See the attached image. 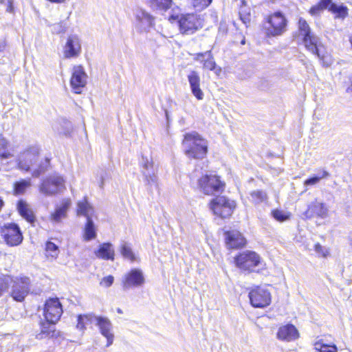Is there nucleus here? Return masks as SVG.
<instances>
[{
	"label": "nucleus",
	"mask_w": 352,
	"mask_h": 352,
	"mask_svg": "<svg viewBox=\"0 0 352 352\" xmlns=\"http://www.w3.org/2000/svg\"><path fill=\"white\" fill-rule=\"evenodd\" d=\"M140 163L141 166V173L144 177V182L148 187V189L151 190L153 186H157L158 180L155 169L153 166V160L152 159H148L147 157L142 155Z\"/></svg>",
	"instance_id": "obj_11"
},
{
	"label": "nucleus",
	"mask_w": 352,
	"mask_h": 352,
	"mask_svg": "<svg viewBox=\"0 0 352 352\" xmlns=\"http://www.w3.org/2000/svg\"><path fill=\"white\" fill-rule=\"evenodd\" d=\"M329 11L336 14V16L340 18H344L347 14V8L346 6H344L343 5H337L334 3L331 5Z\"/></svg>",
	"instance_id": "obj_39"
},
{
	"label": "nucleus",
	"mask_w": 352,
	"mask_h": 352,
	"mask_svg": "<svg viewBox=\"0 0 352 352\" xmlns=\"http://www.w3.org/2000/svg\"><path fill=\"white\" fill-rule=\"evenodd\" d=\"M151 6L157 10H166L170 8L172 0H149Z\"/></svg>",
	"instance_id": "obj_32"
},
{
	"label": "nucleus",
	"mask_w": 352,
	"mask_h": 352,
	"mask_svg": "<svg viewBox=\"0 0 352 352\" xmlns=\"http://www.w3.org/2000/svg\"><path fill=\"white\" fill-rule=\"evenodd\" d=\"M0 234L6 244L16 246L23 241V235L19 226L16 223L5 225L0 230Z\"/></svg>",
	"instance_id": "obj_13"
},
{
	"label": "nucleus",
	"mask_w": 352,
	"mask_h": 352,
	"mask_svg": "<svg viewBox=\"0 0 352 352\" xmlns=\"http://www.w3.org/2000/svg\"><path fill=\"white\" fill-rule=\"evenodd\" d=\"M239 14L241 21L247 25L250 22V8L246 5L244 0L241 1Z\"/></svg>",
	"instance_id": "obj_30"
},
{
	"label": "nucleus",
	"mask_w": 352,
	"mask_h": 352,
	"mask_svg": "<svg viewBox=\"0 0 352 352\" xmlns=\"http://www.w3.org/2000/svg\"><path fill=\"white\" fill-rule=\"evenodd\" d=\"M271 213L273 218L280 222L285 221L289 219V215L287 212L278 209L272 210Z\"/></svg>",
	"instance_id": "obj_42"
},
{
	"label": "nucleus",
	"mask_w": 352,
	"mask_h": 352,
	"mask_svg": "<svg viewBox=\"0 0 352 352\" xmlns=\"http://www.w3.org/2000/svg\"><path fill=\"white\" fill-rule=\"evenodd\" d=\"M8 0H0V3H6V1H7Z\"/></svg>",
	"instance_id": "obj_57"
},
{
	"label": "nucleus",
	"mask_w": 352,
	"mask_h": 352,
	"mask_svg": "<svg viewBox=\"0 0 352 352\" xmlns=\"http://www.w3.org/2000/svg\"><path fill=\"white\" fill-rule=\"evenodd\" d=\"M204 69L214 70L216 67V63L214 60L212 53L210 52V56H207L204 61Z\"/></svg>",
	"instance_id": "obj_44"
},
{
	"label": "nucleus",
	"mask_w": 352,
	"mask_h": 352,
	"mask_svg": "<svg viewBox=\"0 0 352 352\" xmlns=\"http://www.w3.org/2000/svg\"><path fill=\"white\" fill-rule=\"evenodd\" d=\"M56 322L47 321L41 322V332L36 335V338L43 340L45 338H52L56 336L54 324Z\"/></svg>",
	"instance_id": "obj_25"
},
{
	"label": "nucleus",
	"mask_w": 352,
	"mask_h": 352,
	"mask_svg": "<svg viewBox=\"0 0 352 352\" xmlns=\"http://www.w3.org/2000/svg\"><path fill=\"white\" fill-rule=\"evenodd\" d=\"M95 254L98 258L113 261L114 259L113 245L109 242L100 244L98 249L95 251Z\"/></svg>",
	"instance_id": "obj_26"
},
{
	"label": "nucleus",
	"mask_w": 352,
	"mask_h": 352,
	"mask_svg": "<svg viewBox=\"0 0 352 352\" xmlns=\"http://www.w3.org/2000/svg\"><path fill=\"white\" fill-rule=\"evenodd\" d=\"M45 250L48 255L53 258H56L59 253L58 245L50 241L45 244Z\"/></svg>",
	"instance_id": "obj_41"
},
{
	"label": "nucleus",
	"mask_w": 352,
	"mask_h": 352,
	"mask_svg": "<svg viewBox=\"0 0 352 352\" xmlns=\"http://www.w3.org/2000/svg\"><path fill=\"white\" fill-rule=\"evenodd\" d=\"M319 182V180L318 179V177L315 176L314 175L311 177H309L308 179H305L303 184L305 187L309 186H314Z\"/></svg>",
	"instance_id": "obj_49"
},
{
	"label": "nucleus",
	"mask_w": 352,
	"mask_h": 352,
	"mask_svg": "<svg viewBox=\"0 0 352 352\" xmlns=\"http://www.w3.org/2000/svg\"><path fill=\"white\" fill-rule=\"evenodd\" d=\"M244 43H245V40H243V41H241V44H244Z\"/></svg>",
	"instance_id": "obj_59"
},
{
	"label": "nucleus",
	"mask_w": 352,
	"mask_h": 352,
	"mask_svg": "<svg viewBox=\"0 0 352 352\" xmlns=\"http://www.w3.org/2000/svg\"><path fill=\"white\" fill-rule=\"evenodd\" d=\"M10 283L11 280L9 276L0 278V297L3 296L5 292L8 291Z\"/></svg>",
	"instance_id": "obj_43"
},
{
	"label": "nucleus",
	"mask_w": 352,
	"mask_h": 352,
	"mask_svg": "<svg viewBox=\"0 0 352 352\" xmlns=\"http://www.w3.org/2000/svg\"><path fill=\"white\" fill-rule=\"evenodd\" d=\"M17 210L20 215L28 222L34 223L36 217L33 211L29 208L28 204L23 200H19L17 203Z\"/></svg>",
	"instance_id": "obj_27"
},
{
	"label": "nucleus",
	"mask_w": 352,
	"mask_h": 352,
	"mask_svg": "<svg viewBox=\"0 0 352 352\" xmlns=\"http://www.w3.org/2000/svg\"><path fill=\"white\" fill-rule=\"evenodd\" d=\"M210 52L211 51H206V52H203V53L195 54L194 55L195 56L194 60H195L197 61H200V62L204 63V61L206 59V58L207 56H210Z\"/></svg>",
	"instance_id": "obj_47"
},
{
	"label": "nucleus",
	"mask_w": 352,
	"mask_h": 352,
	"mask_svg": "<svg viewBox=\"0 0 352 352\" xmlns=\"http://www.w3.org/2000/svg\"><path fill=\"white\" fill-rule=\"evenodd\" d=\"M93 323L98 327L100 333L107 339V347L110 346L114 340L113 324L111 320L104 316L94 315Z\"/></svg>",
	"instance_id": "obj_15"
},
{
	"label": "nucleus",
	"mask_w": 352,
	"mask_h": 352,
	"mask_svg": "<svg viewBox=\"0 0 352 352\" xmlns=\"http://www.w3.org/2000/svg\"><path fill=\"white\" fill-rule=\"evenodd\" d=\"M63 314L62 305L58 298H50L46 300L43 315L47 321L57 322Z\"/></svg>",
	"instance_id": "obj_14"
},
{
	"label": "nucleus",
	"mask_w": 352,
	"mask_h": 352,
	"mask_svg": "<svg viewBox=\"0 0 352 352\" xmlns=\"http://www.w3.org/2000/svg\"><path fill=\"white\" fill-rule=\"evenodd\" d=\"M65 181L61 175L54 173L42 180L39 191L45 196L55 195L65 188Z\"/></svg>",
	"instance_id": "obj_4"
},
{
	"label": "nucleus",
	"mask_w": 352,
	"mask_h": 352,
	"mask_svg": "<svg viewBox=\"0 0 352 352\" xmlns=\"http://www.w3.org/2000/svg\"><path fill=\"white\" fill-rule=\"evenodd\" d=\"M114 281V278L111 275H109L107 276L104 277L101 282L100 285L105 287H109L112 285Z\"/></svg>",
	"instance_id": "obj_46"
},
{
	"label": "nucleus",
	"mask_w": 352,
	"mask_h": 352,
	"mask_svg": "<svg viewBox=\"0 0 352 352\" xmlns=\"http://www.w3.org/2000/svg\"><path fill=\"white\" fill-rule=\"evenodd\" d=\"M94 209L85 198L83 201H78L77 204V214L86 217L87 222L84 228V239L89 241L96 237V228L92 219Z\"/></svg>",
	"instance_id": "obj_3"
},
{
	"label": "nucleus",
	"mask_w": 352,
	"mask_h": 352,
	"mask_svg": "<svg viewBox=\"0 0 352 352\" xmlns=\"http://www.w3.org/2000/svg\"><path fill=\"white\" fill-rule=\"evenodd\" d=\"M349 239H350V241L351 242V245H352V232L349 235Z\"/></svg>",
	"instance_id": "obj_56"
},
{
	"label": "nucleus",
	"mask_w": 352,
	"mask_h": 352,
	"mask_svg": "<svg viewBox=\"0 0 352 352\" xmlns=\"http://www.w3.org/2000/svg\"><path fill=\"white\" fill-rule=\"evenodd\" d=\"M298 337L299 333L297 329L292 324L280 327L277 332V338L283 341L295 340Z\"/></svg>",
	"instance_id": "obj_23"
},
{
	"label": "nucleus",
	"mask_w": 352,
	"mask_h": 352,
	"mask_svg": "<svg viewBox=\"0 0 352 352\" xmlns=\"http://www.w3.org/2000/svg\"><path fill=\"white\" fill-rule=\"evenodd\" d=\"M66 30V25L63 22L54 23L52 25V32L54 34H60L64 32Z\"/></svg>",
	"instance_id": "obj_45"
},
{
	"label": "nucleus",
	"mask_w": 352,
	"mask_h": 352,
	"mask_svg": "<svg viewBox=\"0 0 352 352\" xmlns=\"http://www.w3.org/2000/svg\"><path fill=\"white\" fill-rule=\"evenodd\" d=\"M8 140L0 136V160H6L12 157V154L8 151Z\"/></svg>",
	"instance_id": "obj_34"
},
{
	"label": "nucleus",
	"mask_w": 352,
	"mask_h": 352,
	"mask_svg": "<svg viewBox=\"0 0 352 352\" xmlns=\"http://www.w3.org/2000/svg\"><path fill=\"white\" fill-rule=\"evenodd\" d=\"M120 252L122 256L131 262L135 260V256L131 246L126 242H122L120 245Z\"/></svg>",
	"instance_id": "obj_31"
},
{
	"label": "nucleus",
	"mask_w": 352,
	"mask_h": 352,
	"mask_svg": "<svg viewBox=\"0 0 352 352\" xmlns=\"http://www.w3.org/2000/svg\"><path fill=\"white\" fill-rule=\"evenodd\" d=\"M287 20L280 12H276L267 17L265 32L268 36H278L287 30Z\"/></svg>",
	"instance_id": "obj_5"
},
{
	"label": "nucleus",
	"mask_w": 352,
	"mask_h": 352,
	"mask_svg": "<svg viewBox=\"0 0 352 352\" xmlns=\"http://www.w3.org/2000/svg\"><path fill=\"white\" fill-rule=\"evenodd\" d=\"M188 4L197 11H201L208 7L212 0H187Z\"/></svg>",
	"instance_id": "obj_35"
},
{
	"label": "nucleus",
	"mask_w": 352,
	"mask_h": 352,
	"mask_svg": "<svg viewBox=\"0 0 352 352\" xmlns=\"http://www.w3.org/2000/svg\"><path fill=\"white\" fill-rule=\"evenodd\" d=\"M145 283L143 272L138 268H133L126 273L123 278L122 285L124 289L131 287H142Z\"/></svg>",
	"instance_id": "obj_18"
},
{
	"label": "nucleus",
	"mask_w": 352,
	"mask_h": 352,
	"mask_svg": "<svg viewBox=\"0 0 352 352\" xmlns=\"http://www.w3.org/2000/svg\"><path fill=\"white\" fill-rule=\"evenodd\" d=\"M328 208L324 203L319 202L318 201H312L305 211V216L307 218L311 219L314 217L324 219L328 215Z\"/></svg>",
	"instance_id": "obj_22"
},
{
	"label": "nucleus",
	"mask_w": 352,
	"mask_h": 352,
	"mask_svg": "<svg viewBox=\"0 0 352 352\" xmlns=\"http://www.w3.org/2000/svg\"><path fill=\"white\" fill-rule=\"evenodd\" d=\"M318 177L319 182L322 179L327 178L330 176V173L324 169L320 170L317 174L314 175Z\"/></svg>",
	"instance_id": "obj_51"
},
{
	"label": "nucleus",
	"mask_w": 352,
	"mask_h": 352,
	"mask_svg": "<svg viewBox=\"0 0 352 352\" xmlns=\"http://www.w3.org/2000/svg\"><path fill=\"white\" fill-rule=\"evenodd\" d=\"M117 312H118V314H122V309H121L120 308H118V309H117Z\"/></svg>",
	"instance_id": "obj_55"
},
{
	"label": "nucleus",
	"mask_w": 352,
	"mask_h": 352,
	"mask_svg": "<svg viewBox=\"0 0 352 352\" xmlns=\"http://www.w3.org/2000/svg\"><path fill=\"white\" fill-rule=\"evenodd\" d=\"M38 158V150L36 147H30L21 153L18 158L19 168L29 171L31 166H33Z\"/></svg>",
	"instance_id": "obj_16"
},
{
	"label": "nucleus",
	"mask_w": 352,
	"mask_h": 352,
	"mask_svg": "<svg viewBox=\"0 0 352 352\" xmlns=\"http://www.w3.org/2000/svg\"><path fill=\"white\" fill-rule=\"evenodd\" d=\"M188 80L193 96L198 100L204 98V92L200 88V76L197 72L191 71L188 75Z\"/></svg>",
	"instance_id": "obj_24"
},
{
	"label": "nucleus",
	"mask_w": 352,
	"mask_h": 352,
	"mask_svg": "<svg viewBox=\"0 0 352 352\" xmlns=\"http://www.w3.org/2000/svg\"><path fill=\"white\" fill-rule=\"evenodd\" d=\"M69 206V201H63L59 206L56 208L55 211L51 214V220L56 223L60 222L63 218L66 217Z\"/></svg>",
	"instance_id": "obj_28"
},
{
	"label": "nucleus",
	"mask_w": 352,
	"mask_h": 352,
	"mask_svg": "<svg viewBox=\"0 0 352 352\" xmlns=\"http://www.w3.org/2000/svg\"><path fill=\"white\" fill-rule=\"evenodd\" d=\"M323 10V8L318 3H317L310 8L309 13L312 16H317L319 15Z\"/></svg>",
	"instance_id": "obj_48"
},
{
	"label": "nucleus",
	"mask_w": 352,
	"mask_h": 352,
	"mask_svg": "<svg viewBox=\"0 0 352 352\" xmlns=\"http://www.w3.org/2000/svg\"><path fill=\"white\" fill-rule=\"evenodd\" d=\"M180 32L184 34H192L203 27L201 19L195 14L182 15L178 20Z\"/></svg>",
	"instance_id": "obj_9"
},
{
	"label": "nucleus",
	"mask_w": 352,
	"mask_h": 352,
	"mask_svg": "<svg viewBox=\"0 0 352 352\" xmlns=\"http://www.w3.org/2000/svg\"><path fill=\"white\" fill-rule=\"evenodd\" d=\"M314 250L322 256H326L327 251L318 243L314 245Z\"/></svg>",
	"instance_id": "obj_50"
},
{
	"label": "nucleus",
	"mask_w": 352,
	"mask_h": 352,
	"mask_svg": "<svg viewBox=\"0 0 352 352\" xmlns=\"http://www.w3.org/2000/svg\"><path fill=\"white\" fill-rule=\"evenodd\" d=\"M314 349L319 352H337L338 348L336 344H327L320 342L315 343Z\"/></svg>",
	"instance_id": "obj_38"
},
{
	"label": "nucleus",
	"mask_w": 352,
	"mask_h": 352,
	"mask_svg": "<svg viewBox=\"0 0 352 352\" xmlns=\"http://www.w3.org/2000/svg\"><path fill=\"white\" fill-rule=\"evenodd\" d=\"M251 200L255 204H259L267 199L266 192L261 190H254L250 192Z\"/></svg>",
	"instance_id": "obj_33"
},
{
	"label": "nucleus",
	"mask_w": 352,
	"mask_h": 352,
	"mask_svg": "<svg viewBox=\"0 0 352 352\" xmlns=\"http://www.w3.org/2000/svg\"><path fill=\"white\" fill-rule=\"evenodd\" d=\"M236 265L244 271L253 272L261 262L260 256L255 252L246 250L234 258Z\"/></svg>",
	"instance_id": "obj_7"
},
{
	"label": "nucleus",
	"mask_w": 352,
	"mask_h": 352,
	"mask_svg": "<svg viewBox=\"0 0 352 352\" xmlns=\"http://www.w3.org/2000/svg\"><path fill=\"white\" fill-rule=\"evenodd\" d=\"M81 52V44L79 38L76 35L68 36L64 47V56L66 58H71L79 56Z\"/></svg>",
	"instance_id": "obj_20"
},
{
	"label": "nucleus",
	"mask_w": 352,
	"mask_h": 352,
	"mask_svg": "<svg viewBox=\"0 0 352 352\" xmlns=\"http://www.w3.org/2000/svg\"><path fill=\"white\" fill-rule=\"evenodd\" d=\"M318 3L323 8V10L328 8L329 10L333 2L332 0H320Z\"/></svg>",
	"instance_id": "obj_52"
},
{
	"label": "nucleus",
	"mask_w": 352,
	"mask_h": 352,
	"mask_svg": "<svg viewBox=\"0 0 352 352\" xmlns=\"http://www.w3.org/2000/svg\"><path fill=\"white\" fill-rule=\"evenodd\" d=\"M14 3L13 0H8L7 1V8L6 11L10 13L14 12Z\"/></svg>",
	"instance_id": "obj_53"
},
{
	"label": "nucleus",
	"mask_w": 352,
	"mask_h": 352,
	"mask_svg": "<svg viewBox=\"0 0 352 352\" xmlns=\"http://www.w3.org/2000/svg\"><path fill=\"white\" fill-rule=\"evenodd\" d=\"M136 28L140 32H148L154 27V17L142 9H137L135 12Z\"/></svg>",
	"instance_id": "obj_19"
},
{
	"label": "nucleus",
	"mask_w": 352,
	"mask_h": 352,
	"mask_svg": "<svg viewBox=\"0 0 352 352\" xmlns=\"http://www.w3.org/2000/svg\"><path fill=\"white\" fill-rule=\"evenodd\" d=\"M350 80H351V85L346 89V91L348 93L352 92V77L350 78Z\"/></svg>",
	"instance_id": "obj_54"
},
{
	"label": "nucleus",
	"mask_w": 352,
	"mask_h": 352,
	"mask_svg": "<svg viewBox=\"0 0 352 352\" xmlns=\"http://www.w3.org/2000/svg\"><path fill=\"white\" fill-rule=\"evenodd\" d=\"M59 125L60 128L54 126L53 129L56 130L59 134L65 136H69L72 131V124L71 122L66 119H61L59 121Z\"/></svg>",
	"instance_id": "obj_29"
},
{
	"label": "nucleus",
	"mask_w": 352,
	"mask_h": 352,
	"mask_svg": "<svg viewBox=\"0 0 352 352\" xmlns=\"http://www.w3.org/2000/svg\"><path fill=\"white\" fill-rule=\"evenodd\" d=\"M298 36L301 38L306 49L316 55L324 66H329L331 63L327 60V57L321 53L319 48V38L311 32L309 24L302 18L298 20Z\"/></svg>",
	"instance_id": "obj_2"
},
{
	"label": "nucleus",
	"mask_w": 352,
	"mask_h": 352,
	"mask_svg": "<svg viewBox=\"0 0 352 352\" xmlns=\"http://www.w3.org/2000/svg\"><path fill=\"white\" fill-rule=\"evenodd\" d=\"M87 75L81 65L74 67L70 79V85L75 94H80L82 93V89L87 84Z\"/></svg>",
	"instance_id": "obj_17"
},
{
	"label": "nucleus",
	"mask_w": 352,
	"mask_h": 352,
	"mask_svg": "<svg viewBox=\"0 0 352 352\" xmlns=\"http://www.w3.org/2000/svg\"><path fill=\"white\" fill-rule=\"evenodd\" d=\"M198 186L205 195H214L223 191L224 184L217 175H206L198 179Z\"/></svg>",
	"instance_id": "obj_8"
},
{
	"label": "nucleus",
	"mask_w": 352,
	"mask_h": 352,
	"mask_svg": "<svg viewBox=\"0 0 352 352\" xmlns=\"http://www.w3.org/2000/svg\"><path fill=\"white\" fill-rule=\"evenodd\" d=\"M10 296L14 300L22 302L28 295L31 288V281L30 278L27 276L11 277Z\"/></svg>",
	"instance_id": "obj_6"
},
{
	"label": "nucleus",
	"mask_w": 352,
	"mask_h": 352,
	"mask_svg": "<svg viewBox=\"0 0 352 352\" xmlns=\"http://www.w3.org/2000/svg\"><path fill=\"white\" fill-rule=\"evenodd\" d=\"M182 146L185 155L190 159H203L208 153V142L195 131L184 135Z\"/></svg>",
	"instance_id": "obj_1"
},
{
	"label": "nucleus",
	"mask_w": 352,
	"mask_h": 352,
	"mask_svg": "<svg viewBox=\"0 0 352 352\" xmlns=\"http://www.w3.org/2000/svg\"><path fill=\"white\" fill-rule=\"evenodd\" d=\"M30 186V181L22 179L16 182L14 185V190L16 194H23L25 190Z\"/></svg>",
	"instance_id": "obj_40"
},
{
	"label": "nucleus",
	"mask_w": 352,
	"mask_h": 352,
	"mask_svg": "<svg viewBox=\"0 0 352 352\" xmlns=\"http://www.w3.org/2000/svg\"><path fill=\"white\" fill-rule=\"evenodd\" d=\"M250 304L256 308H264L271 303V294L265 288L257 286L252 288L248 294Z\"/></svg>",
	"instance_id": "obj_12"
},
{
	"label": "nucleus",
	"mask_w": 352,
	"mask_h": 352,
	"mask_svg": "<svg viewBox=\"0 0 352 352\" xmlns=\"http://www.w3.org/2000/svg\"><path fill=\"white\" fill-rule=\"evenodd\" d=\"M50 160L46 157L43 161H41L38 167L32 172V176L34 177H39L41 174L47 170L50 166Z\"/></svg>",
	"instance_id": "obj_37"
},
{
	"label": "nucleus",
	"mask_w": 352,
	"mask_h": 352,
	"mask_svg": "<svg viewBox=\"0 0 352 352\" xmlns=\"http://www.w3.org/2000/svg\"><path fill=\"white\" fill-rule=\"evenodd\" d=\"M350 43H351V46H352V36H351V38H350Z\"/></svg>",
	"instance_id": "obj_58"
},
{
	"label": "nucleus",
	"mask_w": 352,
	"mask_h": 352,
	"mask_svg": "<svg viewBox=\"0 0 352 352\" xmlns=\"http://www.w3.org/2000/svg\"><path fill=\"white\" fill-rule=\"evenodd\" d=\"M235 208V202L223 196L217 197L210 202V208L214 214L223 219L229 217Z\"/></svg>",
	"instance_id": "obj_10"
},
{
	"label": "nucleus",
	"mask_w": 352,
	"mask_h": 352,
	"mask_svg": "<svg viewBox=\"0 0 352 352\" xmlns=\"http://www.w3.org/2000/svg\"><path fill=\"white\" fill-rule=\"evenodd\" d=\"M226 244L229 249H238L245 246L246 240L237 230L226 231L224 233Z\"/></svg>",
	"instance_id": "obj_21"
},
{
	"label": "nucleus",
	"mask_w": 352,
	"mask_h": 352,
	"mask_svg": "<svg viewBox=\"0 0 352 352\" xmlns=\"http://www.w3.org/2000/svg\"><path fill=\"white\" fill-rule=\"evenodd\" d=\"M94 315H79L78 316V323L76 324L77 329L80 330H85L86 329V325L88 324V322L93 323Z\"/></svg>",
	"instance_id": "obj_36"
}]
</instances>
